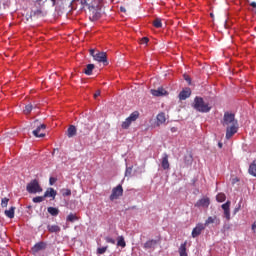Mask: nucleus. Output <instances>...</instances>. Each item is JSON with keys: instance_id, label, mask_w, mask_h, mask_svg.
Returning a JSON list of instances; mask_svg holds the SVG:
<instances>
[{"instance_id": "36", "label": "nucleus", "mask_w": 256, "mask_h": 256, "mask_svg": "<svg viewBox=\"0 0 256 256\" xmlns=\"http://www.w3.org/2000/svg\"><path fill=\"white\" fill-rule=\"evenodd\" d=\"M105 241H106V243H111V245H115V239H113L109 236L105 237Z\"/></svg>"}, {"instance_id": "2", "label": "nucleus", "mask_w": 256, "mask_h": 256, "mask_svg": "<svg viewBox=\"0 0 256 256\" xmlns=\"http://www.w3.org/2000/svg\"><path fill=\"white\" fill-rule=\"evenodd\" d=\"M192 107L199 113H209V111H211V106H209V103H206L205 100L199 96L194 98Z\"/></svg>"}, {"instance_id": "43", "label": "nucleus", "mask_w": 256, "mask_h": 256, "mask_svg": "<svg viewBox=\"0 0 256 256\" xmlns=\"http://www.w3.org/2000/svg\"><path fill=\"white\" fill-rule=\"evenodd\" d=\"M120 11H121L122 13H127V9H125V7H123V6L120 7Z\"/></svg>"}, {"instance_id": "40", "label": "nucleus", "mask_w": 256, "mask_h": 256, "mask_svg": "<svg viewBox=\"0 0 256 256\" xmlns=\"http://www.w3.org/2000/svg\"><path fill=\"white\" fill-rule=\"evenodd\" d=\"M56 182H57V179H56V178L50 177V179H49V184H50V185H53V184H55Z\"/></svg>"}, {"instance_id": "35", "label": "nucleus", "mask_w": 256, "mask_h": 256, "mask_svg": "<svg viewBox=\"0 0 256 256\" xmlns=\"http://www.w3.org/2000/svg\"><path fill=\"white\" fill-rule=\"evenodd\" d=\"M9 205V198H3L1 201V207L5 208Z\"/></svg>"}, {"instance_id": "30", "label": "nucleus", "mask_w": 256, "mask_h": 256, "mask_svg": "<svg viewBox=\"0 0 256 256\" xmlns=\"http://www.w3.org/2000/svg\"><path fill=\"white\" fill-rule=\"evenodd\" d=\"M225 199H227V196H225L224 193H219L216 196V201H218V203H223V201H225Z\"/></svg>"}, {"instance_id": "45", "label": "nucleus", "mask_w": 256, "mask_h": 256, "mask_svg": "<svg viewBox=\"0 0 256 256\" xmlns=\"http://www.w3.org/2000/svg\"><path fill=\"white\" fill-rule=\"evenodd\" d=\"M239 209H241V205H239L238 208H235V209H234V215L239 211Z\"/></svg>"}, {"instance_id": "39", "label": "nucleus", "mask_w": 256, "mask_h": 256, "mask_svg": "<svg viewBox=\"0 0 256 256\" xmlns=\"http://www.w3.org/2000/svg\"><path fill=\"white\" fill-rule=\"evenodd\" d=\"M63 197H69L71 196V190L70 189H66L64 190V192L62 193Z\"/></svg>"}, {"instance_id": "38", "label": "nucleus", "mask_w": 256, "mask_h": 256, "mask_svg": "<svg viewBox=\"0 0 256 256\" xmlns=\"http://www.w3.org/2000/svg\"><path fill=\"white\" fill-rule=\"evenodd\" d=\"M131 173H133V168L131 167L126 168V172H125L126 177L131 176Z\"/></svg>"}, {"instance_id": "5", "label": "nucleus", "mask_w": 256, "mask_h": 256, "mask_svg": "<svg viewBox=\"0 0 256 256\" xmlns=\"http://www.w3.org/2000/svg\"><path fill=\"white\" fill-rule=\"evenodd\" d=\"M123 196V186L119 184L118 186L112 189V193L110 195V201H115Z\"/></svg>"}, {"instance_id": "33", "label": "nucleus", "mask_w": 256, "mask_h": 256, "mask_svg": "<svg viewBox=\"0 0 256 256\" xmlns=\"http://www.w3.org/2000/svg\"><path fill=\"white\" fill-rule=\"evenodd\" d=\"M45 201V196H37L33 198V203H43Z\"/></svg>"}, {"instance_id": "49", "label": "nucleus", "mask_w": 256, "mask_h": 256, "mask_svg": "<svg viewBox=\"0 0 256 256\" xmlns=\"http://www.w3.org/2000/svg\"><path fill=\"white\" fill-rule=\"evenodd\" d=\"M186 81H188V83H191V78H186Z\"/></svg>"}, {"instance_id": "47", "label": "nucleus", "mask_w": 256, "mask_h": 256, "mask_svg": "<svg viewBox=\"0 0 256 256\" xmlns=\"http://www.w3.org/2000/svg\"><path fill=\"white\" fill-rule=\"evenodd\" d=\"M192 162H193V159H191V158H190V160L186 161L187 165H191Z\"/></svg>"}, {"instance_id": "27", "label": "nucleus", "mask_w": 256, "mask_h": 256, "mask_svg": "<svg viewBox=\"0 0 256 256\" xmlns=\"http://www.w3.org/2000/svg\"><path fill=\"white\" fill-rule=\"evenodd\" d=\"M132 123L139 119V111H134L130 114V116L127 118Z\"/></svg>"}, {"instance_id": "4", "label": "nucleus", "mask_w": 256, "mask_h": 256, "mask_svg": "<svg viewBox=\"0 0 256 256\" xmlns=\"http://www.w3.org/2000/svg\"><path fill=\"white\" fill-rule=\"evenodd\" d=\"M32 127H36L32 132L34 137H45V133H41V131H45V129H47V125L41 124L39 120H36L32 123Z\"/></svg>"}, {"instance_id": "48", "label": "nucleus", "mask_w": 256, "mask_h": 256, "mask_svg": "<svg viewBox=\"0 0 256 256\" xmlns=\"http://www.w3.org/2000/svg\"><path fill=\"white\" fill-rule=\"evenodd\" d=\"M218 147H219L220 149H222V148H223V143L219 142V143H218Z\"/></svg>"}, {"instance_id": "50", "label": "nucleus", "mask_w": 256, "mask_h": 256, "mask_svg": "<svg viewBox=\"0 0 256 256\" xmlns=\"http://www.w3.org/2000/svg\"><path fill=\"white\" fill-rule=\"evenodd\" d=\"M38 3H41V1H43V0H36Z\"/></svg>"}, {"instance_id": "1", "label": "nucleus", "mask_w": 256, "mask_h": 256, "mask_svg": "<svg viewBox=\"0 0 256 256\" xmlns=\"http://www.w3.org/2000/svg\"><path fill=\"white\" fill-rule=\"evenodd\" d=\"M223 127H226V139H231L239 131V123L235 120V114L226 112L222 121Z\"/></svg>"}, {"instance_id": "41", "label": "nucleus", "mask_w": 256, "mask_h": 256, "mask_svg": "<svg viewBox=\"0 0 256 256\" xmlns=\"http://www.w3.org/2000/svg\"><path fill=\"white\" fill-rule=\"evenodd\" d=\"M90 55L91 57H93V59H95V55H97V53L95 52V49H90Z\"/></svg>"}, {"instance_id": "44", "label": "nucleus", "mask_w": 256, "mask_h": 256, "mask_svg": "<svg viewBox=\"0 0 256 256\" xmlns=\"http://www.w3.org/2000/svg\"><path fill=\"white\" fill-rule=\"evenodd\" d=\"M250 6L253 7L254 9H256V2H251Z\"/></svg>"}, {"instance_id": "26", "label": "nucleus", "mask_w": 256, "mask_h": 256, "mask_svg": "<svg viewBox=\"0 0 256 256\" xmlns=\"http://www.w3.org/2000/svg\"><path fill=\"white\" fill-rule=\"evenodd\" d=\"M66 221H68V223H75V221H79V217H77V214L70 213L67 216Z\"/></svg>"}, {"instance_id": "28", "label": "nucleus", "mask_w": 256, "mask_h": 256, "mask_svg": "<svg viewBox=\"0 0 256 256\" xmlns=\"http://www.w3.org/2000/svg\"><path fill=\"white\" fill-rule=\"evenodd\" d=\"M47 211L50 215H52V217H57V215H59V208L48 207Z\"/></svg>"}, {"instance_id": "8", "label": "nucleus", "mask_w": 256, "mask_h": 256, "mask_svg": "<svg viewBox=\"0 0 256 256\" xmlns=\"http://www.w3.org/2000/svg\"><path fill=\"white\" fill-rule=\"evenodd\" d=\"M150 93L154 97H165L166 95H169V92H167V90H165L163 87H159L158 89H151Z\"/></svg>"}, {"instance_id": "21", "label": "nucleus", "mask_w": 256, "mask_h": 256, "mask_svg": "<svg viewBox=\"0 0 256 256\" xmlns=\"http://www.w3.org/2000/svg\"><path fill=\"white\" fill-rule=\"evenodd\" d=\"M170 165H169V155L164 154L163 158H162V168L164 170L169 169Z\"/></svg>"}, {"instance_id": "18", "label": "nucleus", "mask_w": 256, "mask_h": 256, "mask_svg": "<svg viewBox=\"0 0 256 256\" xmlns=\"http://www.w3.org/2000/svg\"><path fill=\"white\" fill-rule=\"evenodd\" d=\"M178 252L180 256H187V241L180 245Z\"/></svg>"}, {"instance_id": "3", "label": "nucleus", "mask_w": 256, "mask_h": 256, "mask_svg": "<svg viewBox=\"0 0 256 256\" xmlns=\"http://www.w3.org/2000/svg\"><path fill=\"white\" fill-rule=\"evenodd\" d=\"M26 191H28L31 194L41 193L43 192V188H41V185L39 184V180L34 179L27 184Z\"/></svg>"}, {"instance_id": "11", "label": "nucleus", "mask_w": 256, "mask_h": 256, "mask_svg": "<svg viewBox=\"0 0 256 256\" xmlns=\"http://www.w3.org/2000/svg\"><path fill=\"white\" fill-rule=\"evenodd\" d=\"M212 223H216V225H221V220L217 218V216H210L204 223V227L211 225Z\"/></svg>"}, {"instance_id": "24", "label": "nucleus", "mask_w": 256, "mask_h": 256, "mask_svg": "<svg viewBox=\"0 0 256 256\" xmlns=\"http://www.w3.org/2000/svg\"><path fill=\"white\" fill-rule=\"evenodd\" d=\"M93 69H95V64H88L83 73H85V75H93Z\"/></svg>"}, {"instance_id": "20", "label": "nucleus", "mask_w": 256, "mask_h": 256, "mask_svg": "<svg viewBox=\"0 0 256 256\" xmlns=\"http://www.w3.org/2000/svg\"><path fill=\"white\" fill-rule=\"evenodd\" d=\"M157 125H163L167 121V118L165 117V113L161 112L157 115Z\"/></svg>"}, {"instance_id": "46", "label": "nucleus", "mask_w": 256, "mask_h": 256, "mask_svg": "<svg viewBox=\"0 0 256 256\" xmlns=\"http://www.w3.org/2000/svg\"><path fill=\"white\" fill-rule=\"evenodd\" d=\"M252 231H253L254 233H256V225H255V224H252Z\"/></svg>"}, {"instance_id": "25", "label": "nucleus", "mask_w": 256, "mask_h": 256, "mask_svg": "<svg viewBox=\"0 0 256 256\" xmlns=\"http://www.w3.org/2000/svg\"><path fill=\"white\" fill-rule=\"evenodd\" d=\"M47 229L49 233H59L61 231V227L58 225H48Z\"/></svg>"}, {"instance_id": "34", "label": "nucleus", "mask_w": 256, "mask_h": 256, "mask_svg": "<svg viewBox=\"0 0 256 256\" xmlns=\"http://www.w3.org/2000/svg\"><path fill=\"white\" fill-rule=\"evenodd\" d=\"M108 246H104L102 248H97V255H103L107 253Z\"/></svg>"}, {"instance_id": "17", "label": "nucleus", "mask_w": 256, "mask_h": 256, "mask_svg": "<svg viewBox=\"0 0 256 256\" xmlns=\"http://www.w3.org/2000/svg\"><path fill=\"white\" fill-rule=\"evenodd\" d=\"M77 135V128L74 125H70L67 129V137L71 139V137H75Z\"/></svg>"}, {"instance_id": "23", "label": "nucleus", "mask_w": 256, "mask_h": 256, "mask_svg": "<svg viewBox=\"0 0 256 256\" xmlns=\"http://www.w3.org/2000/svg\"><path fill=\"white\" fill-rule=\"evenodd\" d=\"M117 247H122V249H125V247H127V243L125 242V237L123 236L117 237Z\"/></svg>"}, {"instance_id": "13", "label": "nucleus", "mask_w": 256, "mask_h": 256, "mask_svg": "<svg viewBox=\"0 0 256 256\" xmlns=\"http://www.w3.org/2000/svg\"><path fill=\"white\" fill-rule=\"evenodd\" d=\"M90 132H91V128H89V126H87V124L81 123L79 125V133L81 135H89Z\"/></svg>"}, {"instance_id": "15", "label": "nucleus", "mask_w": 256, "mask_h": 256, "mask_svg": "<svg viewBox=\"0 0 256 256\" xmlns=\"http://www.w3.org/2000/svg\"><path fill=\"white\" fill-rule=\"evenodd\" d=\"M158 241L155 239H151L145 242L143 248L144 249H155V246L157 245Z\"/></svg>"}, {"instance_id": "14", "label": "nucleus", "mask_w": 256, "mask_h": 256, "mask_svg": "<svg viewBox=\"0 0 256 256\" xmlns=\"http://www.w3.org/2000/svg\"><path fill=\"white\" fill-rule=\"evenodd\" d=\"M210 203L211 201L209 200V198H202L197 201L195 207H209Z\"/></svg>"}, {"instance_id": "19", "label": "nucleus", "mask_w": 256, "mask_h": 256, "mask_svg": "<svg viewBox=\"0 0 256 256\" xmlns=\"http://www.w3.org/2000/svg\"><path fill=\"white\" fill-rule=\"evenodd\" d=\"M248 173L252 175V177H256V159L250 164Z\"/></svg>"}, {"instance_id": "12", "label": "nucleus", "mask_w": 256, "mask_h": 256, "mask_svg": "<svg viewBox=\"0 0 256 256\" xmlns=\"http://www.w3.org/2000/svg\"><path fill=\"white\" fill-rule=\"evenodd\" d=\"M43 249H47V244L45 242H38L32 247L34 253H39V251H43Z\"/></svg>"}, {"instance_id": "16", "label": "nucleus", "mask_w": 256, "mask_h": 256, "mask_svg": "<svg viewBox=\"0 0 256 256\" xmlns=\"http://www.w3.org/2000/svg\"><path fill=\"white\" fill-rule=\"evenodd\" d=\"M47 197H52L53 199H55V197H57V191H55V189L53 188H47L44 193V199H47Z\"/></svg>"}, {"instance_id": "7", "label": "nucleus", "mask_w": 256, "mask_h": 256, "mask_svg": "<svg viewBox=\"0 0 256 256\" xmlns=\"http://www.w3.org/2000/svg\"><path fill=\"white\" fill-rule=\"evenodd\" d=\"M221 208L224 211V217L227 221L231 220V201H227L226 203L222 204Z\"/></svg>"}, {"instance_id": "10", "label": "nucleus", "mask_w": 256, "mask_h": 256, "mask_svg": "<svg viewBox=\"0 0 256 256\" xmlns=\"http://www.w3.org/2000/svg\"><path fill=\"white\" fill-rule=\"evenodd\" d=\"M190 97H191V88H186L182 90L178 95V98L180 101H185V99H189Z\"/></svg>"}, {"instance_id": "6", "label": "nucleus", "mask_w": 256, "mask_h": 256, "mask_svg": "<svg viewBox=\"0 0 256 256\" xmlns=\"http://www.w3.org/2000/svg\"><path fill=\"white\" fill-rule=\"evenodd\" d=\"M94 61H98V63H103V65H109V62H107V53L105 52H97L94 56Z\"/></svg>"}, {"instance_id": "37", "label": "nucleus", "mask_w": 256, "mask_h": 256, "mask_svg": "<svg viewBox=\"0 0 256 256\" xmlns=\"http://www.w3.org/2000/svg\"><path fill=\"white\" fill-rule=\"evenodd\" d=\"M140 43H141V45H147V44L149 43V38L143 37V38L140 40Z\"/></svg>"}, {"instance_id": "31", "label": "nucleus", "mask_w": 256, "mask_h": 256, "mask_svg": "<svg viewBox=\"0 0 256 256\" xmlns=\"http://www.w3.org/2000/svg\"><path fill=\"white\" fill-rule=\"evenodd\" d=\"M131 120H129L128 118L125 119L124 122H122V129H129V127L131 126Z\"/></svg>"}, {"instance_id": "32", "label": "nucleus", "mask_w": 256, "mask_h": 256, "mask_svg": "<svg viewBox=\"0 0 256 256\" xmlns=\"http://www.w3.org/2000/svg\"><path fill=\"white\" fill-rule=\"evenodd\" d=\"M31 111H33V105L32 104L26 105L25 109H24L25 115H29V113H31Z\"/></svg>"}, {"instance_id": "29", "label": "nucleus", "mask_w": 256, "mask_h": 256, "mask_svg": "<svg viewBox=\"0 0 256 256\" xmlns=\"http://www.w3.org/2000/svg\"><path fill=\"white\" fill-rule=\"evenodd\" d=\"M152 25L156 28V29H161V27H163V22H161V18H156L153 22Z\"/></svg>"}, {"instance_id": "22", "label": "nucleus", "mask_w": 256, "mask_h": 256, "mask_svg": "<svg viewBox=\"0 0 256 256\" xmlns=\"http://www.w3.org/2000/svg\"><path fill=\"white\" fill-rule=\"evenodd\" d=\"M4 214L8 219H13L15 217V206L9 208V210H5Z\"/></svg>"}, {"instance_id": "42", "label": "nucleus", "mask_w": 256, "mask_h": 256, "mask_svg": "<svg viewBox=\"0 0 256 256\" xmlns=\"http://www.w3.org/2000/svg\"><path fill=\"white\" fill-rule=\"evenodd\" d=\"M99 95H101V91L97 90L94 94V99H97L99 97Z\"/></svg>"}, {"instance_id": "9", "label": "nucleus", "mask_w": 256, "mask_h": 256, "mask_svg": "<svg viewBox=\"0 0 256 256\" xmlns=\"http://www.w3.org/2000/svg\"><path fill=\"white\" fill-rule=\"evenodd\" d=\"M205 231L204 224H197L196 227L192 230V237L195 239L196 237H199L201 235V232Z\"/></svg>"}]
</instances>
